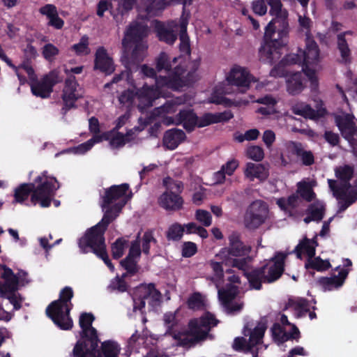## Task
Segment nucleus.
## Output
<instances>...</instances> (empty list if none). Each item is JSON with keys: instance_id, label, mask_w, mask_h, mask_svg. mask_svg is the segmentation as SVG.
Here are the masks:
<instances>
[{"instance_id": "f257e3e1", "label": "nucleus", "mask_w": 357, "mask_h": 357, "mask_svg": "<svg viewBox=\"0 0 357 357\" xmlns=\"http://www.w3.org/2000/svg\"><path fill=\"white\" fill-rule=\"evenodd\" d=\"M187 71L186 62L182 57L170 59L169 55L162 52L155 59V69L146 64L142 66V73L155 79L157 87H166L177 91L185 86L192 85L197 80L195 70Z\"/></svg>"}, {"instance_id": "f03ea898", "label": "nucleus", "mask_w": 357, "mask_h": 357, "mask_svg": "<svg viewBox=\"0 0 357 357\" xmlns=\"http://www.w3.org/2000/svg\"><path fill=\"white\" fill-rule=\"evenodd\" d=\"M60 186L56 177L43 171L33 182L21 183L15 189L13 203L23 204L31 196L33 205L39 204L43 208L49 207Z\"/></svg>"}, {"instance_id": "7ed1b4c3", "label": "nucleus", "mask_w": 357, "mask_h": 357, "mask_svg": "<svg viewBox=\"0 0 357 357\" xmlns=\"http://www.w3.org/2000/svg\"><path fill=\"white\" fill-rule=\"evenodd\" d=\"M148 33L147 24H130L122 40V59L132 63L142 61L148 48L144 41Z\"/></svg>"}, {"instance_id": "20e7f679", "label": "nucleus", "mask_w": 357, "mask_h": 357, "mask_svg": "<svg viewBox=\"0 0 357 357\" xmlns=\"http://www.w3.org/2000/svg\"><path fill=\"white\" fill-rule=\"evenodd\" d=\"M218 322L213 314L206 312L199 318L190 319L188 329L185 332L175 333L173 337L178 342V346L193 347L205 341L209 336L211 328L216 326Z\"/></svg>"}, {"instance_id": "39448f33", "label": "nucleus", "mask_w": 357, "mask_h": 357, "mask_svg": "<svg viewBox=\"0 0 357 357\" xmlns=\"http://www.w3.org/2000/svg\"><path fill=\"white\" fill-rule=\"evenodd\" d=\"M73 296V289L66 286L61 290L59 298L52 301L46 308L47 316L61 330L68 331L73 326V319L70 317L73 307L70 301Z\"/></svg>"}, {"instance_id": "423d86ee", "label": "nucleus", "mask_w": 357, "mask_h": 357, "mask_svg": "<svg viewBox=\"0 0 357 357\" xmlns=\"http://www.w3.org/2000/svg\"><path fill=\"white\" fill-rule=\"evenodd\" d=\"M288 26L289 24H283L282 30L278 31V38H275V24H267L264 33L265 45L261 46L259 51L260 60L272 62L275 59V54H280L279 50L284 45L282 38L287 34Z\"/></svg>"}, {"instance_id": "0eeeda50", "label": "nucleus", "mask_w": 357, "mask_h": 357, "mask_svg": "<svg viewBox=\"0 0 357 357\" xmlns=\"http://www.w3.org/2000/svg\"><path fill=\"white\" fill-rule=\"evenodd\" d=\"M106 231L94 225L88 229L84 235L78 241V245L82 253L86 254L92 252L98 253L106 248L105 233Z\"/></svg>"}, {"instance_id": "6e6552de", "label": "nucleus", "mask_w": 357, "mask_h": 357, "mask_svg": "<svg viewBox=\"0 0 357 357\" xmlns=\"http://www.w3.org/2000/svg\"><path fill=\"white\" fill-rule=\"evenodd\" d=\"M268 213V208L266 202L261 200L254 201L245 213V227L248 229L259 228L266 221Z\"/></svg>"}, {"instance_id": "1a4fd4ad", "label": "nucleus", "mask_w": 357, "mask_h": 357, "mask_svg": "<svg viewBox=\"0 0 357 357\" xmlns=\"http://www.w3.org/2000/svg\"><path fill=\"white\" fill-rule=\"evenodd\" d=\"M1 269L3 272L1 274V278L3 282H0V294L12 293L17 291L20 286H24L29 283V280L26 279V273H19L17 275L13 270L6 265H2Z\"/></svg>"}, {"instance_id": "9d476101", "label": "nucleus", "mask_w": 357, "mask_h": 357, "mask_svg": "<svg viewBox=\"0 0 357 357\" xmlns=\"http://www.w3.org/2000/svg\"><path fill=\"white\" fill-rule=\"evenodd\" d=\"M94 320L93 314L88 312L82 313L79 319V325L82 329L80 340L86 342L87 347H91V350L97 348L100 342L97 330L92 326Z\"/></svg>"}, {"instance_id": "9b49d317", "label": "nucleus", "mask_w": 357, "mask_h": 357, "mask_svg": "<svg viewBox=\"0 0 357 357\" xmlns=\"http://www.w3.org/2000/svg\"><path fill=\"white\" fill-rule=\"evenodd\" d=\"M229 246L222 248L216 257L220 259H225L228 256L244 257L249 254L251 247L246 245L241 241V235L236 231H232L228 236Z\"/></svg>"}, {"instance_id": "f8f14e48", "label": "nucleus", "mask_w": 357, "mask_h": 357, "mask_svg": "<svg viewBox=\"0 0 357 357\" xmlns=\"http://www.w3.org/2000/svg\"><path fill=\"white\" fill-rule=\"evenodd\" d=\"M287 254L282 252H276L264 265L265 283H272L278 280L284 271V264Z\"/></svg>"}, {"instance_id": "ddd939ff", "label": "nucleus", "mask_w": 357, "mask_h": 357, "mask_svg": "<svg viewBox=\"0 0 357 357\" xmlns=\"http://www.w3.org/2000/svg\"><path fill=\"white\" fill-rule=\"evenodd\" d=\"M238 294V287L232 284H227L225 287L218 289L219 299L227 314H234L243 309V303L234 302Z\"/></svg>"}, {"instance_id": "4468645a", "label": "nucleus", "mask_w": 357, "mask_h": 357, "mask_svg": "<svg viewBox=\"0 0 357 357\" xmlns=\"http://www.w3.org/2000/svg\"><path fill=\"white\" fill-rule=\"evenodd\" d=\"M328 183L333 196L338 201V213L344 212L357 200V190L348 192L349 188L338 186L337 181L333 179H328Z\"/></svg>"}, {"instance_id": "2eb2a0df", "label": "nucleus", "mask_w": 357, "mask_h": 357, "mask_svg": "<svg viewBox=\"0 0 357 357\" xmlns=\"http://www.w3.org/2000/svg\"><path fill=\"white\" fill-rule=\"evenodd\" d=\"M181 0H142V8L138 14L141 20L149 21L150 18L158 15L168 6L179 3Z\"/></svg>"}, {"instance_id": "dca6fc26", "label": "nucleus", "mask_w": 357, "mask_h": 357, "mask_svg": "<svg viewBox=\"0 0 357 357\" xmlns=\"http://www.w3.org/2000/svg\"><path fill=\"white\" fill-rule=\"evenodd\" d=\"M57 83V75L54 72L45 75L40 80L38 79L30 83L33 95L41 98H47L53 91V87Z\"/></svg>"}, {"instance_id": "f3484780", "label": "nucleus", "mask_w": 357, "mask_h": 357, "mask_svg": "<svg viewBox=\"0 0 357 357\" xmlns=\"http://www.w3.org/2000/svg\"><path fill=\"white\" fill-rule=\"evenodd\" d=\"M79 86L74 75L68 77L65 80L64 88L63 90L62 100L63 101V110L68 111L73 108H76L75 102L82 97L77 91Z\"/></svg>"}, {"instance_id": "a211bd4d", "label": "nucleus", "mask_w": 357, "mask_h": 357, "mask_svg": "<svg viewBox=\"0 0 357 357\" xmlns=\"http://www.w3.org/2000/svg\"><path fill=\"white\" fill-rule=\"evenodd\" d=\"M303 29H306L305 38V50L303 51L299 49L298 52H300L303 54V60H304V64H315L319 61V48L317 43L312 38L310 33V24H300Z\"/></svg>"}, {"instance_id": "6ab92c4d", "label": "nucleus", "mask_w": 357, "mask_h": 357, "mask_svg": "<svg viewBox=\"0 0 357 357\" xmlns=\"http://www.w3.org/2000/svg\"><path fill=\"white\" fill-rule=\"evenodd\" d=\"M129 188L128 183H122L121 185H113L105 189V195L102 197L101 206L102 210L118 200H119V202L121 200L126 201L124 197L126 195Z\"/></svg>"}, {"instance_id": "aec40b11", "label": "nucleus", "mask_w": 357, "mask_h": 357, "mask_svg": "<svg viewBox=\"0 0 357 357\" xmlns=\"http://www.w3.org/2000/svg\"><path fill=\"white\" fill-rule=\"evenodd\" d=\"M252 78L246 68L236 66L231 70L227 80L231 85L249 88Z\"/></svg>"}, {"instance_id": "412c9836", "label": "nucleus", "mask_w": 357, "mask_h": 357, "mask_svg": "<svg viewBox=\"0 0 357 357\" xmlns=\"http://www.w3.org/2000/svg\"><path fill=\"white\" fill-rule=\"evenodd\" d=\"M94 69L106 75H111L115 70L112 59L109 56L104 47H99L96 52Z\"/></svg>"}, {"instance_id": "4be33fe9", "label": "nucleus", "mask_w": 357, "mask_h": 357, "mask_svg": "<svg viewBox=\"0 0 357 357\" xmlns=\"http://www.w3.org/2000/svg\"><path fill=\"white\" fill-rule=\"evenodd\" d=\"M164 87H157L156 84L149 86L146 84L138 89L137 95L139 99V105L143 107H149L153 105V102L159 97L160 89ZM167 89L166 87H165Z\"/></svg>"}, {"instance_id": "5701e85b", "label": "nucleus", "mask_w": 357, "mask_h": 357, "mask_svg": "<svg viewBox=\"0 0 357 357\" xmlns=\"http://www.w3.org/2000/svg\"><path fill=\"white\" fill-rule=\"evenodd\" d=\"M349 271L342 268L337 275H334L332 277H320L317 283L322 287L324 291H331L334 289L341 287L349 275Z\"/></svg>"}, {"instance_id": "b1692460", "label": "nucleus", "mask_w": 357, "mask_h": 357, "mask_svg": "<svg viewBox=\"0 0 357 357\" xmlns=\"http://www.w3.org/2000/svg\"><path fill=\"white\" fill-rule=\"evenodd\" d=\"M158 204L167 211H176L182 208L183 198L172 191L163 192L158 198Z\"/></svg>"}, {"instance_id": "393cba45", "label": "nucleus", "mask_w": 357, "mask_h": 357, "mask_svg": "<svg viewBox=\"0 0 357 357\" xmlns=\"http://www.w3.org/2000/svg\"><path fill=\"white\" fill-rule=\"evenodd\" d=\"M186 138L185 133L181 129L172 128L166 130L162 138V145L168 150L176 149Z\"/></svg>"}, {"instance_id": "a878e982", "label": "nucleus", "mask_w": 357, "mask_h": 357, "mask_svg": "<svg viewBox=\"0 0 357 357\" xmlns=\"http://www.w3.org/2000/svg\"><path fill=\"white\" fill-rule=\"evenodd\" d=\"M352 115L346 114L344 116H337L335 117V123L341 132L342 136L350 141L354 137V132L357 128L353 120Z\"/></svg>"}, {"instance_id": "bb28decb", "label": "nucleus", "mask_w": 357, "mask_h": 357, "mask_svg": "<svg viewBox=\"0 0 357 357\" xmlns=\"http://www.w3.org/2000/svg\"><path fill=\"white\" fill-rule=\"evenodd\" d=\"M291 152L300 160L304 166H311L314 163V155L312 151L306 150L301 142H291Z\"/></svg>"}, {"instance_id": "cd10ccee", "label": "nucleus", "mask_w": 357, "mask_h": 357, "mask_svg": "<svg viewBox=\"0 0 357 357\" xmlns=\"http://www.w3.org/2000/svg\"><path fill=\"white\" fill-rule=\"evenodd\" d=\"M127 201L121 200L114 204L113 206L106 207L102 220L96 224L99 225L105 231L107 230L109 225L119 215L123 206L126 205Z\"/></svg>"}, {"instance_id": "c85d7f7f", "label": "nucleus", "mask_w": 357, "mask_h": 357, "mask_svg": "<svg viewBox=\"0 0 357 357\" xmlns=\"http://www.w3.org/2000/svg\"><path fill=\"white\" fill-rule=\"evenodd\" d=\"M287 91L291 95H297L305 89V78L302 72L291 73L286 78Z\"/></svg>"}, {"instance_id": "c756f323", "label": "nucleus", "mask_w": 357, "mask_h": 357, "mask_svg": "<svg viewBox=\"0 0 357 357\" xmlns=\"http://www.w3.org/2000/svg\"><path fill=\"white\" fill-rule=\"evenodd\" d=\"M176 116L179 123L188 132H192L197 127L198 116L192 109L181 110Z\"/></svg>"}, {"instance_id": "7c9ffc66", "label": "nucleus", "mask_w": 357, "mask_h": 357, "mask_svg": "<svg viewBox=\"0 0 357 357\" xmlns=\"http://www.w3.org/2000/svg\"><path fill=\"white\" fill-rule=\"evenodd\" d=\"M318 245L316 237L312 240L305 237L296 246L294 252L296 253L297 257L301 259L303 252H305L308 257V259L313 258L315 256L316 250L315 247Z\"/></svg>"}, {"instance_id": "2f4dec72", "label": "nucleus", "mask_w": 357, "mask_h": 357, "mask_svg": "<svg viewBox=\"0 0 357 357\" xmlns=\"http://www.w3.org/2000/svg\"><path fill=\"white\" fill-rule=\"evenodd\" d=\"M121 351L119 344L114 340H105L101 343L100 349L96 348V357H119Z\"/></svg>"}, {"instance_id": "473e14b6", "label": "nucleus", "mask_w": 357, "mask_h": 357, "mask_svg": "<svg viewBox=\"0 0 357 357\" xmlns=\"http://www.w3.org/2000/svg\"><path fill=\"white\" fill-rule=\"evenodd\" d=\"M156 36L161 42L168 45H173L177 39V34L169 27H167L165 24H155L154 27Z\"/></svg>"}, {"instance_id": "72a5a7b5", "label": "nucleus", "mask_w": 357, "mask_h": 357, "mask_svg": "<svg viewBox=\"0 0 357 357\" xmlns=\"http://www.w3.org/2000/svg\"><path fill=\"white\" fill-rule=\"evenodd\" d=\"M346 33H341L337 37V48L340 52L341 59L340 63L348 65L351 63V51L345 39Z\"/></svg>"}, {"instance_id": "f704fd0d", "label": "nucleus", "mask_w": 357, "mask_h": 357, "mask_svg": "<svg viewBox=\"0 0 357 357\" xmlns=\"http://www.w3.org/2000/svg\"><path fill=\"white\" fill-rule=\"evenodd\" d=\"M264 269L259 267L245 273L250 289L260 290L262 288V283H265Z\"/></svg>"}, {"instance_id": "c9c22d12", "label": "nucleus", "mask_w": 357, "mask_h": 357, "mask_svg": "<svg viewBox=\"0 0 357 357\" xmlns=\"http://www.w3.org/2000/svg\"><path fill=\"white\" fill-rule=\"evenodd\" d=\"M287 304L294 308L295 316L298 319L305 317L310 310V301L304 298H290Z\"/></svg>"}, {"instance_id": "e433bc0d", "label": "nucleus", "mask_w": 357, "mask_h": 357, "mask_svg": "<svg viewBox=\"0 0 357 357\" xmlns=\"http://www.w3.org/2000/svg\"><path fill=\"white\" fill-rule=\"evenodd\" d=\"M331 267L329 260H324L320 257H314L313 258L307 259L305 268L307 270L312 269L319 272H323L328 270Z\"/></svg>"}, {"instance_id": "4c0bfd02", "label": "nucleus", "mask_w": 357, "mask_h": 357, "mask_svg": "<svg viewBox=\"0 0 357 357\" xmlns=\"http://www.w3.org/2000/svg\"><path fill=\"white\" fill-rule=\"evenodd\" d=\"M335 176L343 183L340 186H344V188H350L351 185L349 181L354 176V168L349 165H344L339 167L335 169Z\"/></svg>"}, {"instance_id": "58836bf2", "label": "nucleus", "mask_w": 357, "mask_h": 357, "mask_svg": "<svg viewBox=\"0 0 357 357\" xmlns=\"http://www.w3.org/2000/svg\"><path fill=\"white\" fill-rule=\"evenodd\" d=\"M270 6L269 14L275 19L285 21L288 17V12L282 8V4L280 0H268Z\"/></svg>"}, {"instance_id": "ea45409f", "label": "nucleus", "mask_w": 357, "mask_h": 357, "mask_svg": "<svg viewBox=\"0 0 357 357\" xmlns=\"http://www.w3.org/2000/svg\"><path fill=\"white\" fill-rule=\"evenodd\" d=\"M73 357H96V348L91 350L88 347L86 342L78 340L73 350Z\"/></svg>"}, {"instance_id": "a19ab883", "label": "nucleus", "mask_w": 357, "mask_h": 357, "mask_svg": "<svg viewBox=\"0 0 357 357\" xmlns=\"http://www.w3.org/2000/svg\"><path fill=\"white\" fill-rule=\"evenodd\" d=\"M184 227L178 222L172 224L165 232V236L168 241L178 242L183 236Z\"/></svg>"}, {"instance_id": "79ce46f5", "label": "nucleus", "mask_w": 357, "mask_h": 357, "mask_svg": "<svg viewBox=\"0 0 357 357\" xmlns=\"http://www.w3.org/2000/svg\"><path fill=\"white\" fill-rule=\"evenodd\" d=\"M179 50L181 52L190 55L191 52L190 38L187 32V25L188 24H179Z\"/></svg>"}, {"instance_id": "37998d69", "label": "nucleus", "mask_w": 357, "mask_h": 357, "mask_svg": "<svg viewBox=\"0 0 357 357\" xmlns=\"http://www.w3.org/2000/svg\"><path fill=\"white\" fill-rule=\"evenodd\" d=\"M292 112L294 114L299 115L305 119H310L312 120H314L320 117L318 111L312 108L309 105H305L304 106L296 105L293 107Z\"/></svg>"}, {"instance_id": "c03bdc74", "label": "nucleus", "mask_w": 357, "mask_h": 357, "mask_svg": "<svg viewBox=\"0 0 357 357\" xmlns=\"http://www.w3.org/2000/svg\"><path fill=\"white\" fill-rule=\"evenodd\" d=\"M108 132H111L108 141L109 147L112 149L122 148L128 142L126 136L120 132H114V130H109Z\"/></svg>"}, {"instance_id": "a18cd8bd", "label": "nucleus", "mask_w": 357, "mask_h": 357, "mask_svg": "<svg viewBox=\"0 0 357 357\" xmlns=\"http://www.w3.org/2000/svg\"><path fill=\"white\" fill-rule=\"evenodd\" d=\"M41 15H45L49 20V22H64L59 17L56 7L54 4H46L39 9Z\"/></svg>"}, {"instance_id": "49530a36", "label": "nucleus", "mask_w": 357, "mask_h": 357, "mask_svg": "<svg viewBox=\"0 0 357 357\" xmlns=\"http://www.w3.org/2000/svg\"><path fill=\"white\" fill-rule=\"evenodd\" d=\"M128 245V240L123 237L118 238L111 245L113 259H119L124 254V250Z\"/></svg>"}, {"instance_id": "de8ad7c7", "label": "nucleus", "mask_w": 357, "mask_h": 357, "mask_svg": "<svg viewBox=\"0 0 357 357\" xmlns=\"http://www.w3.org/2000/svg\"><path fill=\"white\" fill-rule=\"evenodd\" d=\"M297 186V192L303 199L307 202H311L314 199L316 195L309 183L305 181L298 182Z\"/></svg>"}, {"instance_id": "09e8293b", "label": "nucleus", "mask_w": 357, "mask_h": 357, "mask_svg": "<svg viewBox=\"0 0 357 357\" xmlns=\"http://www.w3.org/2000/svg\"><path fill=\"white\" fill-rule=\"evenodd\" d=\"M266 326L264 324H259L252 331L250 332L249 341L252 347L259 344L263 338Z\"/></svg>"}, {"instance_id": "8fccbe9b", "label": "nucleus", "mask_w": 357, "mask_h": 357, "mask_svg": "<svg viewBox=\"0 0 357 357\" xmlns=\"http://www.w3.org/2000/svg\"><path fill=\"white\" fill-rule=\"evenodd\" d=\"M307 214H310L314 221H321L325 214V206L324 204H311L306 210Z\"/></svg>"}, {"instance_id": "3c124183", "label": "nucleus", "mask_w": 357, "mask_h": 357, "mask_svg": "<svg viewBox=\"0 0 357 357\" xmlns=\"http://www.w3.org/2000/svg\"><path fill=\"white\" fill-rule=\"evenodd\" d=\"M138 261L136 259H133L129 257H125L120 261L121 267L130 273V276L136 275L139 270Z\"/></svg>"}, {"instance_id": "603ef678", "label": "nucleus", "mask_w": 357, "mask_h": 357, "mask_svg": "<svg viewBox=\"0 0 357 357\" xmlns=\"http://www.w3.org/2000/svg\"><path fill=\"white\" fill-rule=\"evenodd\" d=\"M71 49L77 56L88 55L90 53L89 47V38L84 36L81 38L78 43L74 44Z\"/></svg>"}, {"instance_id": "864d4df0", "label": "nucleus", "mask_w": 357, "mask_h": 357, "mask_svg": "<svg viewBox=\"0 0 357 357\" xmlns=\"http://www.w3.org/2000/svg\"><path fill=\"white\" fill-rule=\"evenodd\" d=\"M264 169V167L260 164L256 165L252 162H248L245 170V175L250 178H260Z\"/></svg>"}, {"instance_id": "5fc2aeb1", "label": "nucleus", "mask_w": 357, "mask_h": 357, "mask_svg": "<svg viewBox=\"0 0 357 357\" xmlns=\"http://www.w3.org/2000/svg\"><path fill=\"white\" fill-rule=\"evenodd\" d=\"M0 297L8 299L9 303L13 305V310H18L22 307V298L17 291L5 293V294H0Z\"/></svg>"}, {"instance_id": "6e6d98bb", "label": "nucleus", "mask_w": 357, "mask_h": 357, "mask_svg": "<svg viewBox=\"0 0 357 357\" xmlns=\"http://www.w3.org/2000/svg\"><path fill=\"white\" fill-rule=\"evenodd\" d=\"M142 250L140 248V241H139V234H138L137 238L131 242L129 252L126 257H129L133 259H136L137 261L139 260L141 257Z\"/></svg>"}, {"instance_id": "4d7b16f0", "label": "nucleus", "mask_w": 357, "mask_h": 357, "mask_svg": "<svg viewBox=\"0 0 357 357\" xmlns=\"http://www.w3.org/2000/svg\"><path fill=\"white\" fill-rule=\"evenodd\" d=\"M222 262L227 266H231L238 268L239 270L245 271L247 267V261L245 258L236 259L231 258L230 256L225 257V259H221Z\"/></svg>"}, {"instance_id": "13d9d810", "label": "nucleus", "mask_w": 357, "mask_h": 357, "mask_svg": "<svg viewBox=\"0 0 357 357\" xmlns=\"http://www.w3.org/2000/svg\"><path fill=\"white\" fill-rule=\"evenodd\" d=\"M151 298L153 302H159L161 298V293L155 288L153 283H149L146 286V291L144 295V299Z\"/></svg>"}, {"instance_id": "bf43d9fd", "label": "nucleus", "mask_w": 357, "mask_h": 357, "mask_svg": "<svg viewBox=\"0 0 357 357\" xmlns=\"http://www.w3.org/2000/svg\"><path fill=\"white\" fill-rule=\"evenodd\" d=\"M188 307L192 310H198L204 305V301L200 293H193L188 299Z\"/></svg>"}, {"instance_id": "052dcab7", "label": "nucleus", "mask_w": 357, "mask_h": 357, "mask_svg": "<svg viewBox=\"0 0 357 357\" xmlns=\"http://www.w3.org/2000/svg\"><path fill=\"white\" fill-rule=\"evenodd\" d=\"M197 252L196 243L192 241H185L182 245L181 255L184 258H190Z\"/></svg>"}, {"instance_id": "680f3d73", "label": "nucleus", "mask_w": 357, "mask_h": 357, "mask_svg": "<svg viewBox=\"0 0 357 357\" xmlns=\"http://www.w3.org/2000/svg\"><path fill=\"white\" fill-rule=\"evenodd\" d=\"M196 220L202 223L204 227H209L212 223V216L211 213L203 209H197L195 212Z\"/></svg>"}, {"instance_id": "e2e57ef3", "label": "nucleus", "mask_w": 357, "mask_h": 357, "mask_svg": "<svg viewBox=\"0 0 357 357\" xmlns=\"http://www.w3.org/2000/svg\"><path fill=\"white\" fill-rule=\"evenodd\" d=\"M247 155L250 159L259 162L261 161L264 157V153L262 148L258 146H252L247 149Z\"/></svg>"}, {"instance_id": "0e129e2a", "label": "nucleus", "mask_w": 357, "mask_h": 357, "mask_svg": "<svg viewBox=\"0 0 357 357\" xmlns=\"http://www.w3.org/2000/svg\"><path fill=\"white\" fill-rule=\"evenodd\" d=\"M282 64L286 66L292 64H304V60H303V54L300 52L297 54H287L282 60Z\"/></svg>"}, {"instance_id": "69168bd1", "label": "nucleus", "mask_w": 357, "mask_h": 357, "mask_svg": "<svg viewBox=\"0 0 357 357\" xmlns=\"http://www.w3.org/2000/svg\"><path fill=\"white\" fill-rule=\"evenodd\" d=\"M233 349L235 351H249L252 349V345L243 337H237L234 339Z\"/></svg>"}, {"instance_id": "338daca9", "label": "nucleus", "mask_w": 357, "mask_h": 357, "mask_svg": "<svg viewBox=\"0 0 357 357\" xmlns=\"http://www.w3.org/2000/svg\"><path fill=\"white\" fill-rule=\"evenodd\" d=\"M285 66H286V65L282 64V61H280L278 65H276L271 69V70L270 72V75L271 77H284L287 78V76H288L289 74L291 73V72H288L285 69Z\"/></svg>"}, {"instance_id": "774afa93", "label": "nucleus", "mask_w": 357, "mask_h": 357, "mask_svg": "<svg viewBox=\"0 0 357 357\" xmlns=\"http://www.w3.org/2000/svg\"><path fill=\"white\" fill-rule=\"evenodd\" d=\"M59 52V49L51 43L46 44L43 48V55L48 61H51Z\"/></svg>"}]
</instances>
